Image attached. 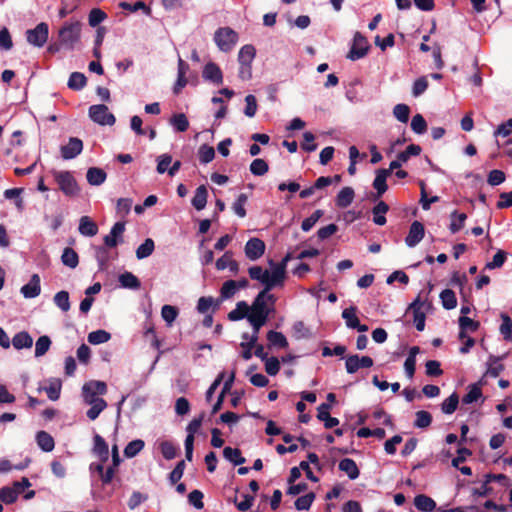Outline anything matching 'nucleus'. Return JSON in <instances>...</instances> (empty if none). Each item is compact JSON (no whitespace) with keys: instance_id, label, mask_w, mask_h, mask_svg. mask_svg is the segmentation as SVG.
<instances>
[{"instance_id":"4468645a","label":"nucleus","mask_w":512,"mask_h":512,"mask_svg":"<svg viewBox=\"0 0 512 512\" xmlns=\"http://www.w3.org/2000/svg\"><path fill=\"white\" fill-rule=\"evenodd\" d=\"M83 150V142L81 139L71 137L66 145L60 149L61 156L65 160H70L77 157Z\"/></svg>"},{"instance_id":"f03ea898","label":"nucleus","mask_w":512,"mask_h":512,"mask_svg":"<svg viewBox=\"0 0 512 512\" xmlns=\"http://www.w3.org/2000/svg\"><path fill=\"white\" fill-rule=\"evenodd\" d=\"M271 290H261L254 298L250 308L249 316L260 318L268 321L271 314L275 312V295L270 293Z\"/></svg>"},{"instance_id":"79ce46f5","label":"nucleus","mask_w":512,"mask_h":512,"mask_svg":"<svg viewBox=\"0 0 512 512\" xmlns=\"http://www.w3.org/2000/svg\"><path fill=\"white\" fill-rule=\"evenodd\" d=\"M154 249V241L151 238H147L136 250L137 259L141 260L149 257Z\"/></svg>"},{"instance_id":"c85d7f7f","label":"nucleus","mask_w":512,"mask_h":512,"mask_svg":"<svg viewBox=\"0 0 512 512\" xmlns=\"http://www.w3.org/2000/svg\"><path fill=\"white\" fill-rule=\"evenodd\" d=\"M36 442L39 448L44 452H51L55 447L53 437L45 431H39L36 434Z\"/></svg>"},{"instance_id":"473e14b6","label":"nucleus","mask_w":512,"mask_h":512,"mask_svg":"<svg viewBox=\"0 0 512 512\" xmlns=\"http://www.w3.org/2000/svg\"><path fill=\"white\" fill-rule=\"evenodd\" d=\"M389 206L383 202L380 201L373 207V222L376 225L382 226L386 223V217L385 214L388 212Z\"/></svg>"},{"instance_id":"58836bf2","label":"nucleus","mask_w":512,"mask_h":512,"mask_svg":"<svg viewBox=\"0 0 512 512\" xmlns=\"http://www.w3.org/2000/svg\"><path fill=\"white\" fill-rule=\"evenodd\" d=\"M88 342L92 345H99L108 342L111 334L105 330L99 329L88 334Z\"/></svg>"},{"instance_id":"9b49d317","label":"nucleus","mask_w":512,"mask_h":512,"mask_svg":"<svg viewBox=\"0 0 512 512\" xmlns=\"http://www.w3.org/2000/svg\"><path fill=\"white\" fill-rule=\"evenodd\" d=\"M373 366V360L369 356L350 355L346 358L345 367L349 374L357 372L360 368H370Z\"/></svg>"},{"instance_id":"a19ab883","label":"nucleus","mask_w":512,"mask_h":512,"mask_svg":"<svg viewBox=\"0 0 512 512\" xmlns=\"http://www.w3.org/2000/svg\"><path fill=\"white\" fill-rule=\"evenodd\" d=\"M356 313L357 308L355 306H350L342 311V318L345 320V324L348 328L353 329L358 326L359 319Z\"/></svg>"},{"instance_id":"bb28decb","label":"nucleus","mask_w":512,"mask_h":512,"mask_svg":"<svg viewBox=\"0 0 512 512\" xmlns=\"http://www.w3.org/2000/svg\"><path fill=\"white\" fill-rule=\"evenodd\" d=\"M47 382H48V385L43 388V390L47 394V397L52 401L58 400L60 397L61 388H62L61 380L58 378H50Z\"/></svg>"},{"instance_id":"0eeeda50","label":"nucleus","mask_w":512,"mask_h":512,"mask_svg":"<svg viewBox=\"0 0 512 512\" xmlns=\"http://www.w3.org/2000/svg\"><path fill=\"white\" fill-rule=\"evenodd\" d=\"M49 36V27L45 22L39 23L35 28L26 31L27 42L34 46L41 48L43 47Z\"/></svg>"},{"instance_id":"f8f14e48","label":"nucleus","mask_w":512,"mask_h":512,"mask_svg":"<svg viewBox=\"0 0 512 512\" xmlns=\"http://www.w3.org/2000/svg\"><path fill=\"white\" fill-rule=\"evenodd\" d=\"M244 251L249 260L256 261L263 256L265 243L259 238H251L247 241Z\"/></svg>"},{"instance_id":"5701e85b","label":"nucleus","mask_w":512,"mask_h":512,"mask_svg":"<svg viewBox=\"0 0 512 512\" xmlns=\"http://www.w3.org/2000/svg\"><path fill=\"white\" fill-rule=\"evenodd\" d=\"M420 349L417 346H413L409 350L408 357L404 362V371L409 379H412L415 373L416 367V356L419 354Z\"/></svg>"},{"instance_id":"39448f33","label":"nucleus","mask_w":512,"mask_h":512,"mask_svg":"<svg viewBox=\"0 0 512 512\" xmlns=\"http://www.w3.org/2000/svg\"><path fill=\"white\" fill-rule=\"evenodd\" d=\"M214 41L219 50L229 52L238 42V33L230 27H221L215 31Z\"/></svg>"},{"instance_id":"2f4dec72","label":"nucleus","mask_w":512,"mask_h":512,"mask_svg":"<svg viewBox=\"0 0 512 512\" xmlns=\"http://www.w3.org/2000/svg\"><path fill=\"white\" fill-rule=\"evenodd\" d=\"M354 190L351 187L342 188L336 197V204L340 208L348 207L354 199Z\"/></svg>"},{"instance_id":"f704fd0d","label":"nucleus","mask_w":512,"mask_h":512,"mask_svg":"<svg viewBox=\"0 0 512 512\" xmlns=\"http://www.w3.org/2000/svg\"><path fill=\"white\" fill-rule=\"evenodd\" d=\"M389 175V170L380 169L376 172V177L373 181V187L377 190L378 196H381L387 190L386 179Z\"/></svg>"},{"instance_id":"1a4fd4ad","label":"nucleus","mask_w":512,"mask_h":512,"mask_svg":"<svg viewBox=\"0 0 512 512\" xmlns=\"http://www.w3.org/2000/svg\"><path fill=\"white\" fill-rule=\"evenodd\" d=\"M369 48L370 45L367 39L361 33L357 32L354 35L353 43L347 58L352 61L362 59L367 55Z\"/></svg>"},{"instance_id":"3c124183","label":"nucleus","mask_w":512,"mask_h":512,"mask_svg":"<svg viewBox=\"0 0 512 512\" xmlns=\"http://www.w3.org/2000/svg\"><path fill=\"white\" fill-rule=\"evenodd\" d=\"M86 85V77L80 72H73L68 80V87L73 90H81Z\"/></svg>"},{"instance_id":"a211bd4d","label":"nucleus","mask_w":512,"mask_h":512,"mask_svg":"<svg viewBox=\"0 0 512 512\" xmlns=\"http://www.w3.org/2000/svg\"><path fill=\"white\" fill-rule=\"evenodd\" d=\"M216 268L222 271L228 268L232 273L236 274L239 271V264L233 259V253L226 251L222 257L216 261Z\"/></svg>"},{"instance_id":"f3484780","label":"nucleus","mask_w":512,"mask_h":512,"mask_svg":"<svg viewBox=\"0 0 512 512\" xmlns=\"http://www.w3.org/2000/svg\"><path fill=\"white\" fill-rule=\"evenodd\" d=\"M202 76L206 81L220 85L223 83V74L220 67L214 62H209L204 66Z\"/></svg>"},{"instance_id":"7c9ffc66","label":"nucleus","mask_w":512,"mask_h":512,"mask_svg":"<svg viewBox=\"0 0 512 512\" xmlns=\"http://www.w3.org/2000/svg\"><path fill=\"white\" fill-rule=\"evenodd\" d=\"M94 453L102 462H106L109 457L108 445L100 435L94 436Z\"/></svg>"},{"instance_id":"37998d69","label":"nucleus","mask_w":512,"mask_h":512,"mask_svg":"<svg viewBox=\"0 0 512 512\" xmlns=\"http://www.w3.org/2000/svg\"><path fill=\"white\" fill-rule=\"evenodd\" d=\"M53 302L63 312H67L70 309V299L67 291L57 292L54 295Z\"/></svg>"},{"instance_id":"6e6552de","label":"nucleus","mask_w":512,"mask_h":512,"mask_svg":"<svg viewBox=\"0 0 512 512\" xmlns=\"http://www.w3.org/2000/svg\"><path fill=\"white\" fill-rule=\"evenodd\" d=\"M89 117L93 122L102 126H112L116 121L115 116L110 113L108 107L104 104L90 106Z\"/></svg>"},{"instance_id":"cd10ccee","label":"nucleus","mask_w":512,"mask_h":512,"mask_svg":"<svg viewBox=\"0 0 512 512\" xmlns=\"http://www.w3.org/2000/svg\"><path fill=\"white\" fill-rule=\"evenodd\" d=\"M256 56V50L253 45L247 44L241 47L238 53L239 65H251Z\"/></svg>"},{"instance_id":"a878e982","label":"nucleus","mask_w":512,"mask_h":512,"mask_svg":"<svg viewBox=\"0 0 512 512\" xmlns=\"http://www.w3.org/2000/svg\"><path fill=\"white\" fill-rule=\"evenodd\" d=\"M207 197H208L207 188L204 185L199 186L196 189L195 194L191 201L193 207L198 211L203 210L207 204Z\"/></svg>"},{"instance_id":"49530a36","label":"nucleus","mask_w":512,"mask_h":512,"mask_svg":"<svg viewBox=\"0 0 512 512\" xmlns=\"http://www.w3.org/2000/svg\"><path fill=\"white\" fill-rule=\"evenodd\" d=\"M440 299L445 309L451 310L456 307L457 299L455 293L450 289H445L440 293Z\"/></svg>"},{"instance_id":"412c9836","label":"nucleus","mask_w":512,"mask_h":512,"mask_svg":"<svg viewBox=\"0 0 512 512\" xmlns=\"http://www.w3.org/2000/svg\"><path fill=\"white\" fill-rule=\"evenodd\" d=\"M414 506L421 512H433L436 509V502L425 494L416 495Z\"/></svg>"},{"instance_id":"864d4df0","label":"nucleus","mask_w":512,"mask_h":512,"mask_svg":"<svg viewBox=\"0 0 512 512\" xmlns=\"http://www.w3.org/2000/svg\"><path fill=\"white\" fill-rule=\"evenodd\" d=\"M51 346V340L48 336L44 335L37 339L35 343V357H41L47 353Z\"/></svg>"},{"instance_id":"393cba45","label":"nucleus","mask_w":512,"mask_h":512,"mask_svg":"<svg viewBox=\"0 0 512 512\" xmlns=\"http://www.w3.org/2000/svg\"><path fill=\"white\" fill-rule=\"evenodd\" d=\"M12 345L15 349L21 350L24 348H31L33 345V338L26 331L18 332L12 338Z\"/></svg>"},{"instance_id":"680f3d73","label":"nucleus","mask_w":512,"mask_h":512,"mask_svg":"<svg viewBox=\"0 0 512 512\" xmlns=\"http://www.w3.org/2000/svg\"><path fill=\"white\" fill-rule=\"evenodd\" d=\"M393 115L398 121L406 123L409 119L410 108L406 104H397L393 108Z\"/></svg>"},{"instance_id":"774afa93","label":"nucleus","mask_w":512,"mask_h":512,"mask_svg":"<svg viewBox=\"0 0 512 512\" xmlns=\"http://www.w3.org/2000/svg\"><path fill=\"white\" fill-rule=\"evenodd\" d=\"M107 15L104 11L94 8L90 11L88 21L91 27H96L106 19Z\"/></svg>"},{"instance_id":"423d86ee","label":"nucleus","mask_w":512,"mask_h":512,"mask_svg":"<svg viewBox=\"0 0 512 512\" xmlns=\"http://www.w3.org/2000/svg\"><path fill=\"white\" fill-rule=\"evenodd\" d=\"M107 385L103 381L91 380L82 386V397L85 404H92L101 398L98 395H105Z\"/></svg>"},{"instance_id":"f257e3e1","label":"nucleus","mask_w":512,"mask_h":512,"mask_svg":"<svg viewBox=\"0 0 512 512\" xmlns=\"http://www.w3.org/2000/svg\"><path fill=\"white\" fill-rule=\"evenodd\" d=\"M289 255L283 258L279 263H272L271 270L263 269L261 266H251L248 269L252 280L259 281L264 285L263 290H272L275 287H283L286 279V267Z\"/></svg>"},{"instance_id":"8fccbe9b","label":"nucleus","mask_w":512,"mask_h":512,"mask_svg":"<svg viewBox=\"0 0 512 512\" xmlns=\"http://www.w3.org/2000/svg\"><path fill=\"white\" fill-rule=\"evenodd\" d=\"M247 200H248L247 195L244 193H241L238 195V197L236 198L235 202L232 205V209H233L234 213L240 218H244L246 216L245 205L247 203Z\"/></svg>"},{"instance_id":"6e6d98bb","label":"nucleus","mask_w":512,"mask_h":512,"mask_svg":"<svg viewBox=\"0 0 512 512\" xmlns=\"http://www.w3.org/2000/svg\"><path fill=\"white\" fill-rule=\"evenodd\" d=\"M23 192L22 188H11L7 189L4 192V196L6 199L15 200V206L18 210L23 209V200L21 198V193Z\"/></svg>"},{"instance_id":"dca6fc26","label":"nucleus","mask_w":512,"mask_h":512,"mask_svg":"<svg viewBox=\"0 0 512 512\" xmlns=\"http://www.w3.org/2000/svg\"><path fill=\"white\" fill-rule=\"evenodd\" d=\"M124 231H125V223L124 222H116L112 226L109 234H107L104 237V244L109 248L116 247L119 243L122 242Z\"/></svg>"},{"instance_id":"69168bd1","label":"nucleus","mask_w":512,"mask_h":512,"mask_svg":"<svg viewBox=\"0 0 512 512\" xmlns=\"http://www.w3.org/2000/svg\"><path fill=\"white\" fill-rule=\"evenodd\" d=\"M199 160L203 164L211 162L215 157L214 148L208 145H201L198 150Z\"/></svg>"},{"instance_id":"20e7f679","label":"nucleus","mask_w":512,"mask_h":512,"mask_svg":"<svg viewBox=\"0 0 512 512\" xmlns=\"http://www.w3.org/2000/svg\"><path fill=\"white\" fill-rule=\"evenodd\" d=\"M51 174L60 191L67 197H76L80 193V187L70 171L52 170Z\"/></svg>"},{"instance_id":"338daca9","label":"nucleus","mask_w":512,"mask_h":512,"mask_svg":"<svg viewBox=\"0 0 512 512\" xmlns=\"http://www.w3.org/2000/svg\"><path fill=\"white\" fill-rule=\"evenodd\" d=\"M502 370L503 365L500 363L499 359L496 357H490L488 361L486 374L495 378L500 374Z\"/></svg>"},{"instance_id":"b1692460","label":"nucleus","mask_w":512,"mask_h":512,"mask_svg":"<svg viewBox=\"0 0 512 512\" xmlns=\"http://www.w3.org/2000/svg\"><path fill=\"white\" fill-rule=\"evenodd\" d=\"M250 308L246 301H239L235 309L229 312L228 319L231 321H239L244 318L248 320Z\"/></svg>"},{"instance_id":"6ab92c4d","label":"nucleus","mask_w":512,"mask_h":512,"mask_svg":"<svg viewBox=\"0 0 512 512\" xmlns=\"http://www.w3.org/2000/svg\"><path fill=\"white\" fill-rule=\"evenodd\" d=\"M78 231L82 236L93 237L98 233V226L89 216H82Z\"/></svg>"},{"instance_id":"4c0bfd02","label":"nucleus","mask_w":512,"mask_h":512,"mask_svg":"<svg viewBox=\"0 0 512 512\" xmlns=\"http://www.w3.org/2000/svg\"><path fill=\"white\" fill-rule=\"evenodd\" d=\"M179 311L175 306L164 305L161 308V317L168 327H171L178 317Z\"/></svg>"},{"instance_id":"4d7b16f0","label":"nucleus","mask_w":512,"mask_h":512,"mask_svg":"<svg viewBox=\"0 0 512 512\" xmlns=\"http://www.w3.org/2000/svg\"><path fill=\"white\" fill-rule=\"evenodd\" d=\"M160 451L166 460H172L176 457L177 448L170 441H161L159 443Z\"/></svg>"},{"instance_id":"0e129e2a","label":"nucleus","mask_w":512,"mask_h":512,"mask_svg":"<svg viewBox=\"0 0 512 512\" xmlns=\"http://www.w3.org/2000/svg\"><path fill=\"white\" fill-rule=\"evenodd\" d=\"M411 129L416 134H424L427 130V123L424 119V117L421 114H416L413 116L411 121Z\"/></svg>"},{"instance_id":"aec40b11","label":"nucleus","mask_w":512,"mask_h":512,"mask_svg":"<svg viewBox=\"0 0 512 512\" xmlns=\"http://www.w3.org/2000/svg\"><path fill=\"white\" fill-rule=\"evenodd\" d=\"M329 410H330V404L322 403L318 407V414H317V418L320 421L324 422V426L327 429L333 428L339 424V420L337 418L330 416Z\"/></svg>"},{"instance_id":"e2e57ef3","label":"nucleus","mask_w":512,"mask_h":512,"mask_svg":"<svg viewBox=\"0 0 512 512\" xmlns=\"http://www.w3.org/2000/svg\"><path fill=\"white\" fill-rule=\"evenodd\" d=\"M481 396H482L481 388L478 385L473 384V385L469 386V390H468L467 394L463 397L462 401L465 404H471V403L478 401L481 398Z\"/></svg>"},{"instance_id":"4be33fe9","label":"nucleus","mask_w":512,"mask_h":512,"mask_svg":"<svg viewBox=\"0 0 512 512\" xmlns=\"http://www.w3.org/2000/svg\"><path fill=\"white\" fill-rule=\"evenodd\" d=\"M107 178L106 172L98 167H91L87 170L86 179L87 182L92 186L102 185Z\"/></svg>"},{"instance_id":"72a5a7b5","label":"nucleus","mask_w":512,"mask_h":512,"mask_svg":"<svg viewBox=\"0 0 512 512\" xmlns=\"http://www.w3.org/2000/svg\"><path fill=\"white\" fill-rule=\"evenodd\" d=\"M450 219L451 222L449 225V230L451 233L455 234L464 227L467 215L465 213H459L455 210L450 214Z\"/></svg>"},{"instance_id":"ea45409f","label":"nucleus","mask_w":512,"mask_h":512,"mask_svg":"<svg viewBox=\"0 0 512 512\" xmlns=\"http://www.w3.org/2000/svg\"><path fill=\"white\" fill-rule=\"evenodd\" d=\"M62 263L69 268H76L79 263L78 254L72 248H65L61 256Z\"/></svg>"},{"instance_id":"c03bdc74","label":"nucleus","mask_w":512,"mask_h":512,"mask_svg":"<svg viewBox=\"0 0 512 512\" xmlns=\"http://www.w3.org/2000/svg\"><path fill=\"white\" fill-rule=\"evenodd\" d=\"M119 282L122 287L129 289H138L140 287V281L131 272H125L119 276Z\"/></svg>"},{"instance_id":"09e8293b","label":"nucleus","mask_w":512,"mask_h":512,"mask_svg":"<svg viewBox=\"0 0 512 512\" xmlns=\"http://www.w3.org/2000/svg\"><path fill=\"white\" fill-rule=\"evenodd\" d=\"M145 446V443L141 439H136L127 444L124 449V455L127 458L135 457Z\"/></svg>"},{"instance_id":"c756f323","label":"nucleus","mask_w":512,"mask_h":512,"mask_svg":"<svg viewBox=\"0 0 512 512\" xmlns=\"http://www.w3.org/2000/svg\"><path fill=\"white\" fill-rule=\"evenodd\" d=\"M339 469L346 473L349 479L354 480L359 476V469L353 459L344 458L339 462Z\"/></svg>"},{"instance_id":"052dcab7","label":"nucleus","mask_w":512,"mask_h":512,"mask_svg":"<svg viewBox=\"0 0 512 512\" xmlns=\"http://www.w3.org/2000/svg\"><path fill=\"white\" fill-rule=\"evenodd\" d=\"M314 499H315V494L313 492L307 493V494L300 496L296 499L295 507L299 511L308 510L311 507Z\"/></svg>"},{"instance_id":"c9c22d12","label":"nucleus","mask_w":512,"mask_h":512,"mask_svg":"<svg viewBox=\"0 0 512 512\" xmlns=\"http://www.w3.org/2000/svg\"><path fill=\"white\" fill-rule=\"evenodd\" d=\"M267 340L269 342V346L277 347V348H286L288 346V341L283 333L277 331H269L267 333Z\"/></svg>"},{"instance_id":"bf43d9fd","label":"nucleus","mask_w":512,"mask_h":512,"mask_svg":"<svg viewBox=\"0 0 512 512\" xmlns=\"http://www.w3.org/2000/svg\"><path fill=\"white\" fill-rule=\"evenodd\" d=\"M268 164L265 160L257 158L250 164V171L255 176H262L268 172Z\"/></svg>"},{"instance_id":"2eb2a0df","label":"nucleus","mask_w":512,"mask_h":512,"mask_svg":"<svg viewBox=\"0 0 512 512\" xmlns=\"http://www.w3.org/2000/svg\"><path fill=\"white\" fill-rule=\"evenodd\" d=\"M20 293L26 299L38 297L41 293L40 276L38 274H33L29 282L21 287Z\"/></svg>"},{"instance_id":"9d476101","label":"nucleus","mask_w":512,"mask_h":512,"mask_svg":"<svg viewBox=\"0 0 512 512\" xmlns=\"http://www.w3.org/2000/svg\"><path fill=\"white\" fill-rule=\"evenodd\" d=\"M425 306V302L420 300V297H417L408 307L407 313H413V322L418 331H423L425 328V313L423 311V307Z\"/></svg>"},{"instance_id":"e433bc0d","label":"nucleus","mask_w":512,"mask_h":512,"mask_svg":"<svg viewBox=\"0 0 512 512\" xmlns=\"http://www.w3.org/2000/svg\"><path fill=\"white\" fill-rule=\"evenodd\" d=\"M223 456L226 460L230 461L234 465H241L245 463V458L241 455V452L237 448L225 447L223 450Z\"/></svg>"},{"instance_id":"13d9d810","label":"nucleus","mask_w":512,"mask_h":512,"mask_svg":"<svg viewBox=\"0 0 512 512\" xmlns=\"http://www.w3.org/2000/svg\"><path fill=\"white\" fill-rule=\"evenodd\" d=\"M414 426L417 428H427L432 422V416L429 412L421 410L415 414Z\"/></svg>"},{"instance_id":"603ef678","label":"nucleus","mask_w":512,"mask_h":512,"mask_svg":"<svg viewBox=\"0 0 512 512\" xmlns=\"http://www.w3.org/2000/svg\"><path fill=\"white\" fill-rule=\"evenodd\" d=\"M90 409L87 411V417L90 420H95L98 418L100 413L107 407V402L102 398L92 404H88Z\"/></svg>"},{"instance_id":"a18cd8bd","label":"nucleus","mask_w":512,"mask_h":512,"mask_svg":"<svg viewBox=\"0 0 512 512\" xmlns=\"http://www.w3.org/2000/svg\"><path fill=\"white\" fill-rule=\"evenodd\" d=\"M19 494L20 491L14 487H2L0 489V501L5 504H12L17 500Z\"/></svg>"},{"instance_id":"7ed1b4c3","label":"nucleus","mask_w":512,"mask_h":512,"mask_svg":"<svg viewBox=\"0 0 512 512\" xmlns=\"http://www.w3.org/2000/svg\"><path fill=\"white\" fill-rule=\"evenodd\" d=\"M82 24L78 20L67 21L59 29L58 39L60 46L67 50L78 47L81 39Z\"/></svg>"},{"instance_id":"5fc2aeb1","label":"nucleus","mask_w":512,"mask_h":512,"mask_svg":"<svg viewBox=\"0 0 512 512\" xmlns=\"http://www.w3.org/2000/svg\"><path fill=\"white\" fill-rule=\"evenodd\" d=\"M459 398L456 393H452L445 399L441 405V410L444 414H452L458 406Z\"/></svg>"},{"instance_id":"ddd939ff","label":"nucleus","mask_w":512,"mask_h":512,"mask_svg":"<svg viewBox=\"0 0 512 512\" xmlns=\"http://www.w3.org/2000/svg\"><path fill=\"white\" fill-rule=\"evenodd\" d=\"M425 228L419 221H414L409 228L408 235L405 238V243L408 247L413 248L418 245L424 238Z\"/></svg>"},{"instance_id":"de8ad7c7","label":"nucleus","mask_w":512,"mask_h":512,"mask_svg":"<svg viewBox=\"0 0 512 512\" xmlns=\"http://www.w3.org/2000/svg\"><path fill=\"white\" fill-rule=\"evenodd\" d=\"M170 124L174 127V129L177 132H184L189 127V121H188L187 117L185 116V114H183V113L175 114L170 119Z\"/></svg>"}]
</instances>
